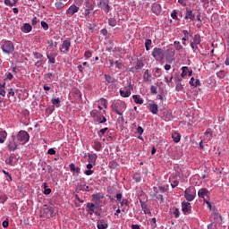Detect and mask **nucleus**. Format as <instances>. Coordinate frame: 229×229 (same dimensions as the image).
<instances>
[{
	"instance_id": "nucleus-44",
	"label": "nucleus",
	"mask_w": 229,
	"mask_h": 229,
	"mask_svg": "<svg viewBox=\"0 0 229 229\" xmlns=\"http://www.w3.org/2000/svg\"><path fill=\"white\" fill-rule=\"evenodd\" d=\"M201 3H203V6L204 8H207V6H208V4H210V3H212V0H200Z\"/></svg>"
},
{
	"instance_id": "nucleus-25",
	"label": "nucleus",
	"mask_w": 229,
	"mask_h": 229,
	"mask_svg": "<svg viewBox=\"0 0 229 229\" xmlns=\"http://www.w3.org/2000/svg\"><path fill=\"white\" fill-rule=\"evenodd\" d=\"M120 95L122 96V98H130V96H131V90H120Z\"/></svg>"
},
{
	"instance_id": "nucleus-52",
	"label": "nucleus",
	"mask_w": 229,
	"mask_h": 229,
	"mask_svg": "<svg viewBox=\"0 0 229 229\" xmlns=\"http://www.w3.org/2000/svg\"><path fill=\"white\" fill-rule=\"evenodd\" d=\"M4 174H5L6 176H8L9 179H7L8 182H12V174H10V173L3 170Z\"/></svg>"
},
{
	"instance_id": "nucleus-2",
	"label": "nucleus",
	"mask_w": 229,
	"mask_h": 229,
	"mask_svg": "<svg viewBox=\"0 0 229 229\" xmlns=\"http://www.w3.org/2000/svg\"><path fill=\"white\" fill-rule=\"evenodd\" d=\"M1 49L5 55H13V51H15V46L13 42L5 40L2 42Z\"/></svg>"
},
{
	"instance_id": "nucleus-7",
	"label": "nucleus",
	"mask_w": 229,
	"mask_h": 229,
	"mask_svg": "<svg viewBox=\"0 0 229 229\" xmlns=\"http://www.w3.org/2000/svg\"><path fill=\"white\" fill-rule=\"evenodd\" d=\"M98 6L101 10H104L106 13H108L110 12V0H100Z\"/></svg>"
},
{
	"instance_id": "nucleus-49",
	"label": "nucleus",
	"mask_w": 229,
	"mask_h": 229,
	"mask_svg": "<svg viewBox=\"0 0 229 229\" xmlns=\"http://www.w3.org/2000/svg\"><path fill=\"white\" fill-rule=\"evenodd\" d=\"M45 62L44 60H39L38 62H36L35 65L36 67H42L44 65Z\"/></svg>"
},
{
	"instance_id": "nucleus-60",
	"label": "nucleus",
	"mask_w": 229,
	"mask_h": 229,
	"mask_svg": "<svg viewBox=\"0 0 229 229\" xmlns=\"http://www.w3.org/2000/svg\"><path fill=\"white\" fill-rule=\"evenodd\" d=\"M172 188L174 189L175 187H178V181H173L171 182Z\"/></svg>"
},
{
	"instance_id": "nucleus-39",
	"label": "nucleus",
	"mask_w": 229,
	"mask_h": 229,
	"mask_svg": "<svg viewBox=\"0 0 229 229\" xmlns=\"http://www.w3.org/2000/svg\"><path fill=\"white\" fill-rule=\"evenodd\" d=\"M154 76H156V78H160L162 76V72H160V68H156Z\"/></svg>"
},
{
	"instance_id": "nucleus-29",
	"label": "nucleus",
	"mask_w": 229,
	"mask_h": 229,
	"mask_svg": "<svg viewBox=\"0 0 229 229\" xmlns=\"http://www.w3.org/2000/svg\"><path fill=\"white\" fill-rule=\"evenodd\" d=\"M140 204H141V208L144 214H151V211L149 210V208H148V206L146 205V203H144L143 201H140Z\"/></svg>"
},
{
	"instance_id": "nucleus-46",
	"label": "nucleus",
	"mask_w": 229,
	"mask_h": 229,
	"mask_svg": "<svg viewBox=\"0 0 229 229\" xmlns=\"http://www.w3.org/2000/svg\"><path fill=\"white\" fill-rule=\"evenodd\" d=\"M41 27L43 28V30H49V25L46 21H41Z\"/></svg>"
},
{
	"instance_id": "nucleus-40",
	"label": "nucleus",
	"mask_w": 229,
	"mask_h": 229,
	"mask_svg": "<svg viewBox=\"0 0 229 229\" xmlns=\"http://www.w3.org/2000/svg\"><path fill=\"white\" fill-rule=\"evenodd\" d=\"M108 24H109V26H115L116 24H117V21H115V19H114V18H111V19H109L108 20Z\"/></svg>"
},
{
	"instance_id": "nucleus-47",
	"label": "nucleus",
	"mask_w": 229,
	"mask_h": 229,
	"mask_svg": "<svg viewBox=\"0 0 229 229\" xmlns=\"http://www.w3.org/2000/svg\"><path fill=\"white\" fill-rule=\"evenodd\" d=\"M44 187H45L44 194H46L47 196L51 194V189H49V188L46 189V187H47V183H45Z\"/></svg>"
},
{
	"instance_id": "nucleus-20",
	"label": "nucleus",
	"mask_w": 229,
	"mask_h": 229,
	"mask_svg": "<svg viewBox=\"0 0 229 229\" xmlns=\"http://www.w3.org/2000/svg\"><path fill=\"white\" fill-rule=\"evenodd\" d=\"M142 67H144V63H142L141 61H138L136 63V65L134 68H131V72H137V71L142 69Z\"/></svg>"
},
{
	"instance_id": "nucleus-23",
	"label": "nucleus",
	"mask_w": 229,
	"mask_h": 229,
	"mask_svg": "<svg viewBox=\"0 0 229 229\" xmlns=\"http://www.w3.org/2000/svg\"><path fill=\"white\" fill-rule=\"evenodd\" d=\"M172 139L174 142H180V140H182V135H180L178 132H174L172 133Z\"/></svg>"
},
{
	"instance_id": "nucleus-14",
	"label": "nucleus",
	"mask_w": 229,
	"mask_h": 229,
	"mask_svg": "<svg viewBox=\"0 0 229 229\" xmlns=\"http://www.w3.org/2000/svg\"><path fill=\"white\" fill-rule=\"evenodd\" d=\"M152 12L153 13H156V15H160V13L162 12V6H160V4H153Z\"/></svg>"
},
{
	"instance_id": "nucleus-42",
	"label": "nucleus",
	"mask_w": 229,
	"mask_h": 229,
	"mask_svg": "<svg viewBox=\"0 0 229 229\" xmlns=\"http://www.w3.org/2000/svg\"><path fill=\"white\" fill-rule=\"evenodd\" d=\"M173 212L175 217H180V210L177 208H174Z\"/></svg>"
},
{
	"instance_id": "nucleus-4",
	"label": "nucleus",
	"mask_w": 229,
	"mask_h": 229,
	"mask_svg": "<svg viewBox=\"0 0 229 229\" xmlns=\"http://www.w3.org/2000/svg\"><path fill=\"white\" fill-rule=\"evenodd\" d=\"M17 140L20 144H26L30 140V134L26 131H20L17 134Z\"/></svg>"
},
{
	"instance_id": "nucleus-56",
	"label": "nucleus",
	"mask_w": 229,
	"mask_h": 229,
	"mask_svg": "<svg viewBox=\"0 0 229 229\" xmlns=\"http://www.w3.org/2000/svg\"><path fill=\"white\" fill-rule=\"evenodd\" d=\"M0 96H3V98L6 96V91L4 90V89H3V87L0 88Z\"/></svg>"
},
{
	"instance_id": "nucleus-28",
	"label": "nucleus",
	"mask_w": 229,
	"mask_h": 229,
	"mask_svg": "<svg viewBox=\"0 0 229 229\" xmlns=\"http://www.w3.org/2000/svg\"><path fill=\"white\" fill-rule=\"evenodd\" d=\"M94 207H96V205L94 203L87 204V208H89L88 212L90 216H92V214H94Z\"/></svg>"
},
{
	"instance_id": "nucleus-8",
	"label": "nucleus",
	"mask_w": 229,
	"mask_h": 229,
	"mask_svg": "<svg viewBox=\"0 0 229 229\" xmlns=\"http://www.w3.org/2000/svg\"><path fill=\"white\" fill-rule=\"evenodd\" d=\"M152 55L157 60H162L164 58V50L162 48H154Z\"/></svg>"
},
{
	"instance_id": "nucleus-18",
	"label": "nucleus",
	"mask_w": 229,
	"mask_h": 229,
	"mask_svg": "<svg viewBox=\"0 0 229 229\" xmlns=\"http://www.w3.org/2000/svg\"><path fill=\"white\" fill-rule=\"evenodd\" d=\"M96 160H98V155H96V154H89L88 155L89 164H96Z\"/></svg>"
},
{
	"instance_id": "nucleus-43",
	"label": "nucleus",
	"mask_w": 229,
	"mask_h": 229,
	"mask_svg": "<svg viewBox=\"0 0 229 229\" xmlns=\"http://www.w3.org/2000/svg\"><path fill=\"white\" fill-rule=\"evenodd\" d=\"M175 90H177V92L183 90V85H182V83H177L175 87Z\"/></svg>"
},
{
	"instance_id": "nucleus-6",
	"label": "nucleus",
	"mask_w": 229,
	"mask_h": 229,
	"mask_svg": "<svg viewBox=\"0 0 229 229\" xmlns=\"http://www.w3.org/2000/svg\"><path fill=\"white\" fill-rule=\"evenodd\" d=\"M184 197L187 201H192L196 198V190H194V188L186 189Z\"/></svg>"
},
{
	"instance_id": "nucleus-33",
	"label": "nucleus",
	"mask_w": 229,
	"mask_h": 229,
	"mask_svg": "<svg viewBox=\"0 0 229 229\" xmlns=\"http://www.w3.org/2000/svg\"><path fill=\"white\" fill-rule=\"evenodd\" d=\"M182 72L181 76H182V78H185V76H187V73L189 72V67L183 66L182 68Z\"/></svg>"
},
{
	"instance_id": "nucleus-55",
	"label": "nucleus",
	"mask_w": 229,
	"mask_h": 229,
	"mask_svg": "<svg viewBox=\"0 0 229 229\" xmlns=\"http://www.w3.org/2000/svg\"><path fill=\"white\" fill-rule=\"evenodd\" d=\"M47 153L48 155H56V150L55 148H49Z\"/></svg>"
},
{
	"instance_id": "nucleus-37",
	"label": "nucleus",
	"mask_w": 229,
	"mask_h": 229,
	"mask_svg": "<svg viewBox=\"0 0 229 229\" xmlns=\"http://www.w3.org/2000/svg\"><path fill=\"white\" fill-rule=\"evenodd\" d=\"M151 44H152L151 39H146V41H145V47H146L147 51H149V46H151Z\"/></svg>"
},
{
	"instance_id": "nucleus-34",
	"label": "nucleus",
	"mask_w": 229,
	"mask_h": 229,
	"mask_svg": "<svg viewBox=\"0 0 229 229\" xmlns=\"http://www.w3.org/2000/svg\"><path fill=\"white\" fill-rule=\"evenodd\" d=\"M47 58L48 59V62L50 64H55V54L47 55Z\"/></svg>"
},
{
	"instance_id": "nucleus-32",
	"label": "nucleus",
	"mask_w": 229,
	"mask_h": 229,
	"mask_svg": "<svg viewBox=\"0 0 229 229\" xmlns=\"http://www.w3.org/2000/svg\"><path fill=\"white\" fill-rule=\"evenodd\" d=\"M93 148L94 149H96V151H101V142L99 141H95L94 144H93Z\"/></svg>"
},
{
	"instance_id": "nucleus-59",
	"label": "nucleus",
	"mask_w": 229,
	"mask_h": 229,
	"mask_svg": "<svg viewBox=\"0 0 229 229\" xmlns=\"http://www.w3.org/2000/svg\"><path fill=\"white\" fill-rule=\"evenodd\" d=\"M84 56L85 58H90V56H92V53H90V51H86Z\"/></svg>"
},
{
	"instance_id": "nucleus-58",
	"label": "nucleus",
	"mask_w": 229,
	"mask_h": 229,
	"mask_svg": "<svg viewBox=\"0 0 229 229\" xmlns=\"http://www.w3.org/2000/svg\"><path fill=\"white\" fill-rule=\"evenodd\" d=\"M150 90H151L152 94H157V87L156 86H151Z\"/></svg>"
},
{
	"instance_id": "nucleus-54",
	"label": "nucleus",
	"mask_w": 229,
	"mask_h": 229,
	"mask_svg": "<svg viewBox=\"0 0 229 229\" xmlns=\"http://www.w3.org/2000/svg\"><path fill=\"white\" fill-rule=\"evenodd\" d=\"M114 64L117 69H123V63L116 61Z\"/></svg>"
},
{
	"instance_id": "nucleus-51",
	"label": "nucleus",
	"mask_w": 229,
	"mask_h": 229,
	"mask_svg": "<svg viewBox=\"0 0 229 229\" xmlns=\"http://www.w3.org/2000/svg\"><path fill=\"white\" fill-rule=\"evenodd\" d=\"M100 103H101V106H105V108H106V105H107V101H106V99H105V98H101L100 99Z\"/></svg>"
},
{
	"instance_id": "nucleus-13",
	"label": "nucleus",
	"mask_w": 229,
	"mask_h": 229,
	"mask_svg": "<svg viewBox=\"0 0 229 229\" xmlns=\"http://www.w3.org/2000/svg\"><path fill=\"white\" fill-rule=\"evenodd\" d=\"M186 21H194L196 19V14L192 12V10H189V8L186 9V15L184 17Z\"/></svg>"
},
{
	"instance_id": "nucleus-38",
	"label": "nucleus",
	"mask_w": 229,
	"mask_h": 229,
	"mask_svg": "<svg viewBox=\"0 0 229 229\" xmlns=\"http://www.w3.org/2000/svg\"><path fill=\"white\" fill-rule=\"evenodd\" d=\"M174 46L177 51H180L182 49V44H180V41H174Z\"/></svg>"
},
{
	"instance_id": "nucleus-1",
	"label": "nucleus",
	"mask_w": 229,
	"mask_h": 229,
	"mask_svg": "<svg viewBox=\"0 0 229 229\" xmlns=\"http://www.w3.org/2000/svg\"><path fill=\"white\" fill-rule=\"evenodd\" d=\"M111 108L117 115H123L126 110V103L123 100H116L111 105Z\"/></svg>"
},
{
	"instance_id": "nucleus-61",
	"label": "nucleus",
	"mask_w": 229,
	"mask_h": 229,
	"mask_svg": "<svg viewBox=\"0 0 229 229\" xmlns=\"http://www.w3.org/2000/svg\"><path fill=\"white\" fill-rule=\"evenodd\" d=\"M217 76H218V78H225V72L224 71L218 72Z\"/></svg>"
},
{
	"instance_id": "nucleus-10",
	"label": "nucleus",
	"mask_w": 229,
	"mask_h": 229,
	"mask_svg": "<svg viewBox=\"0 0 229 229\" xmlns=\"http://www.w3.org/2000/svg\"><path fill=\"white\" fill-rule=\"evenodd\" d=\"M80 12V7L76 4H72L66 11V15H70V17H72L74 13H78Z\"/></svg>"
},
{
	"instance_id": "nucleus-30",
	"label": "nucleus",
	"mask_w": 229,
	"mask_h": 229,
	"mask_svg": "<svg viewBox=\"0 0 229 229\" xmlns=\"http://www.w3.org/2000/svg\"><path fill=\"white\" fill-rule=\"evenodd\" d=\"M70 171H72V173H76L77 174H80V167H77L74 165V164H71L70 165Z\"/></svg>"
},
{
	"instance_id": "nucleus-41",
	"label": "nucleus",
	"mask_w": 229,
	"mask_h": 229,
	"mask_svg": "<svg viewBox=\"0 0 229 229\" xmlns=\"http://www.w3.org/2000/svg\"><path fill=\"white\" fill-rule=\"evenodd\" d=\"M90 115H91V117H98V115H99V112H98V110H96V109H94V110H92L91 112H90Z\"/></svg>"
},
{
	"instance_id": "nucleus-35",
	"label": "nucleus",
	"mask_w": 229,
	"mask_h": 229,
	"mask_svg": "<svg viewBox=\"0 0 229 229\" xmlns=\"http://www.w3.org/2000/svg\"><path fill=\"white\" fill-rule=\"evenodd\" d=\"M97 121L98 123H106V117L103 115H99L97 117Z\"/></svg>"
},
{
	"instance_id": "nucleus-57",
	"label": "nucleus",
	"mask_w": 229,
	"mask_h": 229,
	"mask_svg": "<svg viewBox=\"0 0 229 229\" xmlns=\"http://www.w3.org/2000/svg\"><path fill=\"white\" fill-rule=\"evenodd\" d=\"M137 131L139 133V135H142V133H144V129L140 126L138 127Z\"/></svg>"
},
{
	"instance_id": "nucleus-48",
	"label": "nucleus",
	"mask_w": 229,
	"mask_h": 229,
	"mask_svg": "<svg viewBox=\"0 0 229 229\" xmlns=\"http://www.w3.org/2000/svg\"><path fill=\"white\" fill-rule=\"evenodd\" d=\"M33 55L35 58H37L38 60H40V58H42L44 55H42V54L38 53V52H34Z\"/></svg>"
},
{
	"instance_id": "nucleus-17",
	"label": "nucleus",
	"mask_w": 229,
	"mask_h": 229,
	"mask_svg": "<svg viewBox=\"0 0 229 229\" xmlns=\"http://www.w3.org/2000/svg\"><path fill=\"white\" fill-rule=\"evenodd\" d=\"M66 5H67V0H64V2H62V0H59L58 2L55 3V8L57 10H62L63 8H65Z\"/></svg>"
},
{
	"instance_id": "nucleus-16",
	"label": "nucleus",
	"mask_w": 229,
	"mask_h": 229,
	"mask_svg": "<svg viewBox=\"0 0 229 229\" xmlns=\"http://www.w3.org/2000/svg\"><path fill=\"white\" fill-rule=\"evenodd\" d=\"M8 148H9L10 151H15L16 149H18V145L14 139H13L11 141H9Z\"/></svg>"
},
{
	"instance_id": "nucleus-5",
	"label": "nucleus",
	"mask_w": 229,
	"mask_h": 229,
	"mask_svg": "<svg viewBox=\"0 0 229 229\" xmlns=\"http://www.w3.org/2000/svg\"><path fill=\"white\" fill-rule=\"evenodd\" d=\"M198 46H201V36L197 34L193 37V41L191 42V47L193 50V53L198 51Z\"/></svg>"
},
{
	"instance_id": "nucleus-63",
	"label": "nucleus",
	"mask_w": 229,
	"mask_h": 229,
	"mask_svg": "<svg viewBox=\"0 0 229 229\" xmlns=\"http://www.w3.org/2000/svg\"><path fill=\"white\" fill-rule=\"evenodd\" d=\"M93 173H94V171H92V170H86V171L84 172V174H85L87 176H90V174H93Z\"/></svg>"
},
{
	"instance_id": "nucleus-15",
	"label": "nucleus",
	"mask_w": 229,
	"mask_h": 229,
	"mask_svg": "<svg viewBox=\"0 0 229 229\" xmlns=\"http://www.w3.org/2000/svg\"><path fill=\"white\" fill-rule=\"evenodd\" d=\"M148 110L151 112V114H153L154 115H157L158 114V105L149 104Z\"/></svg>"
},
{
	"instance_id": "nucleus-26",
	"label": "nucleus",
	"mask_w": 229,
	"mask_h": 229,
	"mask_svg": "<svg viewBox=\"0 0 229 229\" xmlns=\"http://www.w3.org/2000/svg\"><path fill=\"white\" fill-rule=\"evenodd\" d=\"M98 229H107L108 224L105 223L104 220H100L98 222Z\"/></svg>"
},
{
	"instance_id": "nucleus-19",
	"label": "nucleus",
	"mask_w": 229,
	"mask_h": 229,
	"mask_svg": "<svg viewBox=\"0 0 229 229\" xmlns=\"http://www.w3.org/2000/svg\"><path fill=\"white\" fill-rule=\"evenodd\" d=\"M132 99L134 100V103H136V105H142L144 103V99L140 98V95H133Z\"/></svg>"
},
{
	"instance_id": "nucleus-9",
	"label": "nucleus",
	"mask_w": 229,
	"mask_h": 229,
	"mask_svg": "<svg viewBox=\"0 0 229 229\" xmlns=\"http://www.w3.org/2000/svg\"><path fill=\"white\" fill-rule=\"evenodd\" d=\"M192 207L190 202L183 201L182 203V210L185 216L191 214Z\"/></svg>"
},
{
	"instance_id": "nucleus-64",
	"label": "nucleus",
	"mask_w": 229,
	"mask_h": 229,
	"mask_svg": "<svg viewBox=\"0 0 229 229\" xmlns=\"http://www.w3.org/2000/svg\"><path fill=\"white\" fill-rule=\"evenodd\" d=\"M93 199H99V198H101V194L98 193V194H93L92 195Z\"/></svg>"
},
{
	"instance_id": "nucleus-11",
	"label": "nucleus",
	"mask_w": 229,
	"mask_h": 229,
	"mask_svg": "<svg viewBox=\"0 0 229 229\" xmlns=\"http://www.w3.org/2000/svg\"><path fill=\"white\" fill-rule=\"evenodd\" d=\"M208 194H210L208 192V190H207L205 188L199 190V192H198L199 198H202L204 199V201H207V199L208 198Z\"/></svg>"
},
{
	"instance_id": "nucleus-50",
	"label": "nucleus",
	"mask_w": 229,
	"mask_h": 229,
	"mask_svg": "<svg viewBox=\"0 0 229 229\" xmlns=\"http://www.w3.org/2000/svg\"><path fill=\"white\" fill-rule=\"evenodd\" d=\"M172 19H174L175 21L178 20V13L176 11H174L171 14Z\"/></svg>"
},
{
	"instance_id": "nucleus-22",
	"label": "nucleus",
	"mask_w": 229,
	"mask_h": 229,
	"mask_svg": "<svg viewBox=\"0 0 229 229\" xmlns=\"http://www.w3.org/2000/svg\"><path fill=\"white\" fill-rule=\"evenodd\" d=\"M33 30L30 23H24L21 27V31H25L26 33H30Z\"/></svg>"
},
{
	"instance_id": "nucleus-36",
	"label": "nucleus",
	"mask_w": 229,
	"mask_h": 229,
	"mask_svg": "<svg viewBox=\"0 0 229 229\" xmlns=\"http://www.w3.org/2000/svg\"><path fill=\"white\" fill-rule=\"evenodd\" d=\"M52 105H55V106L60 107V98H52Z\"/></svg>"
},
{
	"instance_id": "nucleus-21",
	"label": "nucleus",
	"mask_w": 229,
	"mask_h": 229,
	"mask_svg": "<svg viewBox=\"0 0 229 229\" xmlns=\"http://www.w3.org/2000/svg\"><path fill=\"white\" fill-rule=\"evenodd\" d=\"M104 76L106 81V85H109V83H115V78L108 74H104Z\"/></svg>"
},
{
	"instance_id": "nucleus-24",
	"label": "nucleus",
	"mask_w": 229,
	"mask_h": 229,
	"mask_svg": "<svg viewBox=\"0 0 229 229\" xmlns=\"http://www.w3.org/2000/svg\"><path fill=\"white\" fill-rule=\"evenodd\" d=\"M190 85H191V87H199L200 85L199 79L196 80L194 79V77H191L190 81Z\"/></svg>"
},
{
	"instance_id": "nucleus-45",
	"label": "nucleus",
	"mask_w": 229,
	"mask_h": 229,
	"mask_svg": "<svg viewBox=\"0 0 229 229\" xmlns=\"http://www.w3.org/2000/svg\"><path fill=\"white\" fill-rule=\"evenodd\" d=\"M206 137H208L209 140L212 139V131L210 129H208L205 132Z\"/></svg>"
},
{
	"instance_id": "nucleus-62",
	"label": "nucleus",
	"mask_w": 229,
	"mask_h": 229,
	"mask_svg": "<svg viewBox=\"0 0 229 229\" xmlns=\"http://www.w3.org/2000/svg\"><path fill=\"white\" fill-rule=\"evenodd\" d=\"M49 46H48V49H54L55 47V43H53V40H50L48 42Z\"/></svg>"
},
{
	"instance_id": "nucleus-3",
	"label": "nucleus",
	"mask_w": 229,
	"mask_h": 229,
	"mask_svg": "<svg viewBox=\"0 0 229 229\" xmlns=\"http://www.w3.org/2000/svg\"><path fill=\"white\" fill-rule=\"evenodd\" d=\"M55 216V209L51 206L44 205L41 209V217H53Z\"/></svg>"
},
{
	"instance_id": "nucleus-31",
	"label": "nucleus",
	"mask_w": 229,
	"mask_h": 229,
	"mask_svg": "<svg viewBox=\"0 0 229 229\" xmlns=\"http://www.w3.org/2000/svg\"><path fill=\"white\" fill-rule=\"evenodd\" d=\"M149 78H151V74H149V70H146L143 75L144 81H149Z\"/></svg>"
},
{
	"instance_id": "nucleus-27",
	"label": "nucleus",
	"mask_w": 229,
	"mask_h": 229,
	"mask_svg": "<svg viewBox=\"0 0 229 229\" xmlns=\"http://www.w3.org/2000/svg\"><path fill=\"white\" fill-rule=\"evenodd\" d=\"M7 133L4 131H0V144H3L6 140Z\"/></svg>"
},
{
	"instance_id": "nucleus-53",
	"label": "nucleus",
	"mask_w": 229,
	"mask_h": 229,
	"mask_svg": "<svg viewBox=\"0 0 229 229\" xmlns=\"http://www.w3.org/2000/svg\"><path fill=\"white\" fill-rule=\"evenodd\" d=\"M106 131H108V128L101 129L98 132V135H105V133H106Z\"/></svg>"
},
{
	"instance_id": "nucleus-12",
	"label": "nucleus",
	"mask_w": 229,
	"mask_h": 229,
	"mask_svg": "<svg viewBox=\"0 0 229 229\" xmlns=\"http://www.w3.org/2000/svg\"><path fill=\"white\" fill-rule=\"evenodd\" d=\"M71 47V41L64 40L61 47V53H69V49Z\"/></svg>"
}]
</instances>
